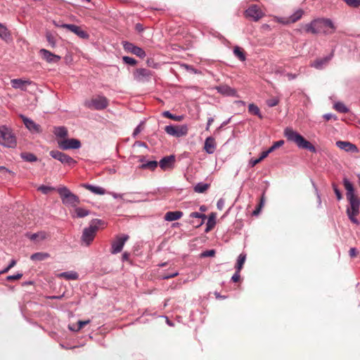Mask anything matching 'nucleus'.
Instances as JSON below:
<instances>
[{
  "mask_svg": "<svg viewBox=\"0 0 360 360\" xmlns=\"http://www.w3.org/2000/svg\"><path fill=\"white\" fill-rule=\"evenodd\" d=\"M20 158L25 162H37L38 158L37 157L32 153H21Z\"/></svg>",
  "mask_w": 360,
  "mask_h": 360,
  "instance_id": "c85d7f7f",
  "label": "nucleus"
},
{
  "mask_svg": "<svg viewBox=\"0 0 360 360\" xmlns=\"http://www.w3.org/2000/svg\"><path fill=\"white\" fill-rule=\"evenodd\" d=\"M350 204V210L355 212H359L360 200L355 195L347 198Z\"/></svg>",
  "mask_w": 360,
  "mask_h": 360,
  "instance_id": "4be33fe9",
  "label": "nucleus"
},
{
  "mask_svg": "<svg viewBox=\"0 0 360 360\" xmlns=\"http://www.w3.org/2000/svg\"><path fill=\"white\" fill-rule=\"evenodd\" d=\"M348 6L352 8H359L360 6V0H342Z\"/></svg>",
  "mask_w": 360,
  "mask_h": 360,
  "instance_id": "49530a36",
  "label": "nucleus"
},
{
  "mask_svg": "<svg viewBox=\"0 0 360 360\" xmlns=\"http://www.w3.org/2000/svg\"><path fill=\"white\" fill-rule=\"evenodd\" d=\"M50 257V255L47 252H35L30 256V259L32 261H43Z\"/></svg>",
  "mask_w": 360,
  "mask_h": 360,
  "instance_id": "cd10ccee",
  "label": "nucleus"
},
{
  "mask_svg": "<svg viewBox=\"0 0 360 360\" xmlns=\"http://www.w3.org/2000/svg\"><path fill=\"white\" fill-rule=\"evenodd\" d=\"M332 187H333L334 193L336 195L337 199L338 200H340L342 198V195L340 190L338 188V186L335 183H333L332 184Z\"/></svg>",
  "mask_w": 360,
  "mask_h": 360,
  "instance_id": "3c124183",
  "label": "nucleus"
},
{
  "mask_svg": "<svg viewBox=\"0 0 360 360\" xmlns=\"http://www.w3.org/2000/svg\"><path fill=\"white\" fill-rule=\"evenodd\" d=\"M49 155L52 158L57 160L64 165L69 166L70 167L75 166L77 163L72 157L58 150H51L49 152Z\"/></svg>",
  "mask_w": 360,
  "mask_h": 360,
  "instance_id": "0eeeda50",
  "label": "nucleus"
},
{
  "mask_svg": "<svg viewBox=\"0 0 360 360\" xmlns=\"http://www.w3.org/2000/svg\"><path fill=\"white\" fill-rule=\"evenodd\" d=\"M336 146L340 149L343 150L346 152L357 153L359 151L358 148L356 145L345 141H338L336 142Z\"/></svg>",
  "mask_w": 360,
  "mask_h": 360,
  "instance_id": "a211bd4d",
  "label": "nucleus"
},
{
  "mask_svg": "<svg viewBox=\"0 0 360 360\" xmlns=\"http://www.w3.org/2000/svg\"><path fill=\"white\" fill-rule=\"evenodd\" d=\"M39 53L43 59H44L46 62L50 63H58L61 58L60 56L56 55L45 49H41L39 51Z\"/></svg>",
  "mask_w": 360,
  "mask_h": 360,
  "instance_id": "dca6fc26",
  "label": "nucleus"
},
{
  "mask_svg": "<svg viewBox=\"0 0 360 360\" xmlns=\"http://www.w3.org/2000/svg\"><path fill=\"white\" fill-rule=\"evenodd\" d=\"M53 188L51 186L42 185L39 187V190L41 191L44 194H47L49 192L52 191Z\"/></svg>",
  "mask_w": 360,
  "mask_h": 360,
  "instance_id": "864d4df0",
  "label": "nucleus"
},
{
  "mask_svg": "<svg viewBox=\"0 0 360 360\" xmlns=\"http://www.w3.org/2000/svg\"><path fill=\"white\" fill-rule=\"evenodd\" d=\"M279 98L278 97H274L266 100V104L269 107L272 108L278 105Z\"/></svg>",
  "mask_w": 360,
  "mask_h": 360,
  "instance_id": "8fccbe9b",
  "label": "nucleus"
},
{
  "mask_svg": "<svg viewBox=\"0 0 360 360\" xmlns=\"http://www.w3.org/2000/svg\"><path fill=\"white\" fill-rule=\"evenodd\" d=\"M68 328H69L70 330L74 331V332H78V331L80 330V329H77V324L69 325L68 326Z\"/></svg>",
  "mask_w": 360,
  "mask_h": 360,
  "instance_id": "69168bd1",
  "label": "nucleus"
},
{
  "mask_svg": "<svg viewBox=\"0 0 360 360\" xmlns=\"http://www.w3.org/2000/svg\"><path fill=\"white\" fill-rule=\"evenodd\" d=\"M216 149L215 140L212 136L207 137L205 141L204 150L207 154H213Z\"/></svg>",
  "mask_w": 360,
  "mask_h": 360,
  "instance_id": "412c9836",
  "label": "nucleus"
},
{
  "mask_svg": "<svg viewBox=\"0 0 360 360\" xmlns=\"http://www.w3.org/2000/svg\"><path fill=\"white\" fill-rule=\"evenodd\" d=\"M240 278V274L239 272H238V270L236 269V272L232 276L231 281L233 282H238Z\"/></svg>",
  "mask_w": 360,
  "mask_h": 360,
  "instance_id": "e2e57ef3",
  "label": "nucleus"
},
{
  "mask_svg": "<svg viewBox=\"0 0 360 360\" xmlns=\"http://www.w3.org/2000/svg\"><path fill=\"white\" fill-rule=\"evenodd\" d=\"M210 185L204 182L198 183L193 188L195 193H202L209 188Z\"/></svg>",
  "mask_w": 360,
  "mask_h": 360,
  "instance_id": "f704fd0d",
  "label": "nucleus"
},
{
  "mask_svg": "<svg viewBox=\"0 0 360 360\" xmlns=\"http://www.w3.org/2000/svg\"><path fill=\"white\" fill-rule=\"evenodd\" d=\"M248 112L252 115H257L260 119L263 118V115H262L259 108L254 103L249 104Z\"/></svg>",
  "mask_w": 360,
  "mask_h": 360,
  "instance_id": "473e14b6",
  "label": "nucleus"
},
{
  "mask_svg": "<svg viewBox=\"0 0 360 360\" xmlns=\"http://www.w3.org/2000/svg\"><path fill=\"white\" fill-rule=\"evenodd\" d=\"M183 216L181 211L167 212L165 215V219L168 221H172L180 219Z\"/></svg>",
  "mask_w": 360,
  "mask_h": 360,
  "instance_id": "bb28decb",
  "label": "nucleus"
},
{
  "mask_svg": "<svg viewBox=\"0 0 360 360\" xmlns=\"http://www.w3.org/2000/svg\"><path fill=\"white\" fill-rule=\"evenodd\" d=\"M179 275V272L177 271H172V272H169V273H163L161 276H162V278L165 280V279H169V278H174L176 276Z\"/></svg>",
  "mask_w": 360,
  "mask_h": 360,
  "instance_id": "09e8293b",
  "label": "nucleus"
},
{
  "mask_svg": "<svg viewBox=\"0 0 360 360\" xmlns=\"http://www.w3.org/2000/svg\"><path fill=\"white\" fill-rule=\"evenodd\" d=\"M215 255V250H209L204 251L201 253V257H212Z\"/></svg>",
  "mask_w": 360,
  "mask_h": 360,
  "instance_id": "5fc2aeb1",
  "label": "nucleus"
},
{
  "mask_svg": "<svg viewBox=\"0 0 360 360\" xmlns=\"http://www.w3.org/2000/svg\"><path fill=\"white\" fill-rule=\"evenodd\" d=\"M46 237V233L44 231H40L31 234L30 236V239L32 240H35L37 238H40L41 240H44Z\"/></svg>",
  "mask_w": 360,
  "mask_h": 360,
  "instance_id": "a18cd8bd",
  "label": "nucleus"
},
{
  "mask_svg": "<svg viewBox=\"0 0 360 360\" xmlns=\"http://www.w3.org/2000/svg\"><path fill=\"white\" fill-rule=\"evenodd\" d=\"M190 218H198L201 219V221L198 222L195 226L199 227L204 223V220L206 219V215L205 214H202L200 212H191L189 215ZM191 223L195 226L194 221H191Z\"/></svg>",
  "mask_w": 360,
  "mask_h": 360,
  "instance_id": "7c9ffc66",
  "label": "nucleus"
},
{
  "mask_svg": "<svg viewBox=\"0 0 360 360\" xmlns=\"http://www.w3.org/2000/svg\"><path fill=\"white\" fill-rule=\"evenodd\" d=\"M46 38L47 41L49 42V44L51 45V46L52 48L56 47V39L51 32H48L46 33Z\"/></svg>",
  "mask_w": 360,
  "mask_h": 360,
  "instance_id": "c03bdc74",
  "label": "nucleus"
},
{
  "mask_svg": "<svg viewBox=\"0 0 360 360\" xmlns=\"http://www.w3.org/2000/svg\"><path fill=\"white\" fill-rule=\"evenodd\" d=\"M58 277L64 278L68 281H75L79 278V274L75 271H68L58 274Z\"/></svg>",
  "mask_w": 360,
  "mask_h": 360,
  "instance_id": "b1692460",
  "label": "nucleus"
},
{
  "mask_svg": "<svg viewBox=\"0 0 360 360\" xmlns=\"http://www.w3.org/2000/svg\"><path fill=\"white\" fill-rule=\"evenodd\" d=\"M323 117L325 120L328 121L331 119H333L334 120H337L338 117L332 113H326L323 115Z\"/></svg>",
  "mask_w": 360,
  "mask_h": 360,
  "instance_id": "4d7b16f0",
  "label": "nucleus"
},
{
  "mask_svg": "<svg viewBox=\"0 0 360 360\" xmlns=\"http://www.w3.org/2000/svg\"><path fill=\"white\" fill-rule=\"evenodd\" d=\"M53 133L57 138L61 139H64L68 135L67 128L63 126L55 127L53 128Z\"/></svg>",
  "mask_w": 360,
  "mask_h": 360,
  "instance_id": "a878e982",
  "label": "nucleus"
},
{
  "mask_svg": "<svg viewBox=\"0 0 360 360\" xmlns=\"http://www.w3.org/2000/svg\"><path fill=\"white\" fill-rule=\"evenodd\" d=\"M22 273H17L16 274L10 275L6 277V281H13V280H18L22 278Z\"/></svg>",
  "mask_w": 360,
  "mask_h": 360,
  "instance_id": "603ef678",
  "label": "nucleus"
},
{
  "mask_svg": "<svg viewBox=\"0 0 360 360\" xmlns=\"http://www.w3.org/2000/svg\"><path fill=\"white\" fill-rule=\"evenodd\" d=\"M11 86L13 89H22L24 87H26L27 85L36 86V84L34 83H33L32 81L22 79H11Z\"/></svg>",
  "mask_w": 360,
  "mask_h": 360,
  "instance_id": "aec40b11",
  "label": "nucleus"
},
{
  "mask_svg": "<svg viewBox=\"0 0 360 360\" xmlns=\"http://www.w3.org/2000/svg\"><path fill=\"white\" fill-rule=\"evenodd\" d=\"M224 203H225V202H224V200L223 198L219 199L217 202V209L219 210H221L224 208Z\"/></svg>",
  "mask_w": 360,
  "mask_h": 360,
  "instance_id": "052dcab7",
  "label": "nucleus"
},
{
  "mask_svg": "<svg viewBox=\"0 0 360 360\" xmlns=\"http://www.w3.org/2000/svg\"><path fill=\"white\" fill-rule=\"evenodd\" d=\"M25 127L32 133L40 134L42 132L41 127L39 124L34 122L32 120L24 116H20Z\"/></svg>",
  "mask_w": 360,
  "mask_h": 360,
  "instance_id": "2eb2a0df",
  "label": "nucleus"
},
{
  "mask_svg": "<svg viewBox=\"0 0 360 360\" xmlns=\"http://www.w3.org/2000/svg\"><path fill=\"white\" fill-rule=\"evenodd\" d=\"M153 72L146 68H139L134 72V77L139 82H147L151 79Z\"/></svg>",
  "mask_w": 360,
  "mask_h": 360,
  "instance_id": "ddd939ff",
  "label": "nucleus"
},
{
  "mask_svg": "<svg viewBox=\"0 0 360 360\" xmlns=\"http://www.w3.org/2000/svg\"><path fill=\"white\" fill-rule=\"evenodd\" d=\"M82 186V187L88 189L89 191H90L91 193H93L94 194L104 195L105 193V190L101 186H94V185L89 184H84Z\"/></svg>",
  "mask_w": 360,
  "mask_h": 360,
  "instance_id": "5701e85b",
  "label": "nucleus"
},
{
  "mask_svg": "<svg viewBox=\"0 0 360 360\" xmlns=\"http://www.w3.org/2000/svg\"><path fill=\"white\" fill-rule=\"evenodd\" d=\"M342 183L344 187L347 191L346 195L347 198L354 195V188L352 183L346 177L343 178Z\"/></svg>",
  "mask_w": 360,
  "mask_h": 360,
  "instance_id": "393cba45",
  "label": "nucleus"
},
{
  "mask_svg": "<svg viewBox=\"0 0 360 360\" xmlns=\"http://www.w3.org/2000/svg\"><path fill=\"white\" fill-rule=\"evenodd\" d=\"M57 192L60 197L63 204L65 206L75 207L80 203L79 198L72 193L66 186L58 188Z\"/></svg>",
  "mask_w": 360,
  "mask_h": 360,
  "instance_id": "20e7f679",
  "label": "nucleus"
},
{
  "mask_svg": "<svg viewBox=\"0 0 360 360\" xmlns=\"http://www.w3.org/2000/svg\"><path fill=\"white\" fill-rule=\"evenodd\" d=\"M162 116L165 117L173 120L174 121H178V122L181 121L184 119V116L183 115H175L171 113L168 110L164 111L162 112Z\"/></svg>",
  "mask_w": 360,
  "mask_h": 360,
  "instance_id": "58836bf2",
  "label": "nucleus"
},
{
  "mask_svg": "<svg viewBox=\"0 0 360 360\" xmlns=\"http://www.w3.org/2000/svg\"><path fill=\"white\" fill-rule=\"evenodd\" d=\"M141 132V126L138 125L134 130L132 136L136 137Z\"/></svg>",
  "mask_w": 360,
  "mask_h": 360,
  "instance_id": "774afa93",
  "label": "nucleus"
},
{
  "mask_svg": "<svg viewBox=\"0 0 360 360\" xmlns=\"http://www.w3.org/2000/svg\"><path fill=\"white\" fill-rule=\"evenodd\" d=\"M58 145L59 148L63 150L79 149L82 146L80 141L73 138L58 141Z\"/></svg>",
  "mask_w": 360,
  "mask_h": 360,
  "instance_id": "9d476101",
  "label": "nucleus"
},
{
  "mask_svg": "<svg viewBox=\"0 0 360 360\" xmlns=\"http://www.w3.org/2000/svg\"><path fill=\"white\" fill-rule=\"evenodd\" d=\"M188 126L186 124H183L181 126H174V125H167L165 128V132L174 137H181L186 136L188 134Z\"/></svg>",
  "mask_w": 360,
  "mask_h": 360,
  "instance_id": "6e6552de",
  "label": "nucleus"
},
{
  "mask_svg": "<svg viewBox=\"0 0 360 360\" xmlns=\"http://www.w3.org/2000/svg\"><path fill=\"white\" fill-rule=\"evenodd\" d=\"M359 212H355L354 211H351L350 209L348 207L347 209V214L348 216V218L352 220V219L356 218V216L359 214Z\"/></svg>",
  "mask_w": 360,
  "mask_h": 360,
  "instance_id": "13d9d810",
  "label": "nucleus"
},
{
  "mask_svg": "<svg viewBox=\"0 0 360 360\" xmlns=\"http://www.w3.org/2000/svg\"><path fill=\"white\" fill-rule=\"evenodd\" d=\"M269 155L265 152V151H263L259 158H258L257 159H252L250 160L249 162V165L252 167H255L257 164H258L259 162H260L262 160H264V158H266Z\"/></svg>",
  "mask_w": 360,
  "mask_h": 360,
  "instance_id": "a19ab883",
  "label": "nucleus"
},
{
  "mask_svg": "<svg viewBox=\"0 0 360 360\" xmlns=\"http://www.w3.org/2000/svg\"><path fill=\"white\" fill-rule=\"evenodd\" d=\"M245 259L246 255L242 253L238 256L237 259V264L236 266V269L238 270V272H239L241 270Z\"/></svg>",
  "mask_w": 360,
  "mask_h": 360,
  "instance_id": "79ce46f5",
  "label": "nucleus"
},
{
  "mask_svg": "<svg viewBox=\"0 0 360 360\" xmlns=\"http://www.w3.org/2000/svg\"><path fill=\"white\" fill-rule=\"evenodd\" d=\"M333 56L334 50H333L328 56L323 58L316 59L311 64V66L315 68L316 69H322L324 65L328 63V62L332 59Z\"/></svg>",
  "mask_w": 360,
  "mask_h": 360,
  "instance_id": "6ab92c4d",
  "label": "nucleus"
},
{
  "mask_svg": "<svg viewBox=\"0 0 360 360\" xmlns=\"http://www.w3.org/2000/svg\"><path fill=\"white\" fill-rule=\"evenodd\" d=\"M135 30L137 32L141 33L144 30V27L142 24L136 23L135 25Z\"/></svg>",
  "mask_w": 360,
  "mask_h": 360,
  "instance_id": "680f3d73",
  "label": "nucleus"
},
{
  "mask_svg": "<svg viewBox=\"0 0 360 360\" xmlns=\"http://www.w3.org/2000/svg\"><path fill=\"white\" fill-rule=\"evenodd\" d=\"M357 254V250L355 248H351L349 251V255L351 257H354Z\"/></svg>",
  "mask_w": 360,
  "mask_h": 360,
  "instance_id": "0e129e2a",
  "label": "nucleus"
},
{
  "mask_svg": "<svg viewBox=\"0 0 360 360\" xmlns=\"http://www.w3.org/2000/svg\"><path fill=\"white\" fill-rule=\"evenodd\" d=\"M175 156L170 155L163 157L159 162L160 167L162 169L166 170L167 169H172L174 166Z\"/></svg>",
  "mask_w": 360,
  "mask_h": 360,
  "instance_id": "f3484780",
  "label": "nucleus"
},
{
  "mask_svg": "<svg viewBox=\"0 0 360 360\" xmlns=\"http://www.w3.org/2000/svg\"><path fill=\"white\" fill-rule=\"evenodd\" d=\"M122 60L124 63L131 66H135L137 64V60L129 56H123Z\"/></svg>",
  "mask_w": 360,
  "mask_h": 360,
  "instance_id": "de8ad7c7",
  "label": "nucleus"
},
{
  "mask_svg": "<svg viewBox=\"0 0 360 360\" xmlns=\"http://www.w3.org/2000/svg\"><path fill=\"white\" fill-rule=\"evenodd\" d=\"M128 239L129 236L127 234L117 236L115 240L111 243L110 252L114 255L120 252L123 249L124 243Z\"/></svg>",
  "mask_w": 360,
  "mask_h": 360,
  "instance_id": "1a4fd4ad",
  "label": "nucleus"
},
{
  "mask_svg": "<svg viewBox=\"0 0 360 360\" xmlns=\"http://www.w3.org/2000/svg\"><path fill=\"white\" fill-rule=\"evenodd\" d=\"M122 45L124 51L134 54L141 58H144L146 56L145 51L142 48L134 45L131 42L124 41H122Z\"/></svg>",
  "mask_w": 360,
  "mask_h": 360,
  "instance_id": "f8f14e48",
  "label": "nucleus"
},
{
  "mask_svg": "<svg viewBox=\"0 0 360 360\" xmlns=\"http://www.w3.org/2000/svg\"><path fill=\"white\" fill-rule=\"evenodd\" d=\"M158 165V162L156 160H150L146 161L145 163H143L140 168L142 169H148L150 170H154Z\"/></svg>",
  "mask_w": 360,
  "mask_h": 360,
  "instance_id": "72a5a7b5",
  "label": "nucleus"
},
{
  "mask_svg": "<svg viewBox=\"0 0 360 360\" xmlns=\"http://www.w3.org/2000/svg\"><path fill=\"white\" fill-rule=\"evenodd\" d=\"M233 53L240 61H245L246 60L245 53L242 48L236 46L233 48Z\"/></svg>",
  "mask_w": 360,
  "mask_h": 360,
  "instance_id": "c756f323",
  "label": "nucleus"
},
{
  "mask_svg": "<svg viewBox=\"0 0 360 360\" xmlns=\"http://www.w3.org/2000/svg\"><path fill=\"white\" fill-rule=\"evenodd\" d=\"M103 224L104 222L101 219H92L89 223V226L84 228L83 230L81 237L82 244H84L86 246L90 245L95 238L96 233L98 230L99 226Z\"/></svg>",
  "mask_w": 360,
  "mask_h": 360,
  "instance_id": "7ed1b4c3",
  "label": "nucleus"
},
{
  "mask_svg": "<svg viewBox=\"0 0 360 360\" xmlns=\"http://www.w3.org/2000/svg\"><path fill=\"white\" fill-rule=\"evenodd\" d=\"M304 11L302 9L296 11L293 14H292L290 16L288 22L292 23L297 22L302 17Z\"/></svg>",
  "mask_w": 360,
  "mask_h": 360,
  "instance_id": "c9c22d12",
  "label": "nucleus"
},
{
  "mask_svg": "<svg viewBox=\"0 0 360 360\" xmlns=\"http://www.w3.org/2000/svg\"><path fill=\"white\" fill-rule=\"evenodd\" d=\"M307 33L317 34L322 33L325 35L332 34L336 30V27L330 18H319L314 19L309 23L304 25Z\"/></svg>",
  "mask_w": 360,
  "mask_h": 360,
  "instance_id": "f257e3e1",
  "label": "nucleus"
},
{
  "mask_svg": "<svg viewBox=\"0 0 360 360\" xmlns=\"http://www.w3.org/2000/svg\"><path fill=\"white\" fill-rule=\"evenodd\" d=\"M75 215L74 217L77 218H83L90 214L89 210L77 206L75 207Z\"/></svg>",
  "mask_w": 360,
  "mask_h": 360,
  "instance_id": "2f4dec72",
  "label": "nucleus"
},
{
  "mask_svg": "<svg viewBox=\"0 0 360 360\" xmlns=\"http://www.w3.org/2000/svg\"><path fill=\"white\" fill-rule=\"evenodd\" d=\"M84 105L90 110H101L108 107V101L105 96H98L95 98L85 100Z\"/></svg>",
  "mask_w": 360,
  "mask_h": 360,
  "instance_id": "423d86ee",
  "label": "nucleus"
},
{
  "mask_svg": "<svg viewBox=\"0 0 360 360\" xmlns=\"http://www.w3.org/2000/svg\"><path fill=\"white\" fill-rule=\"evenodd\" d=\"M11 37L10 32L7 27L3 24L0 23V37L6 41Z\"/></svg>",
  "mask_w": 360,
  "mask_h": 360,
  "instance_id": "4c0bfd02",
  "label": "nucleus"
},
{
  "mask_svg": "<svg viewBox=\"0 0 360 360\" xmlns=\"http://www.w3.org/2000/svg\"><path fill=\"white\" fill-rule=\"evenodd\" d=\"M284 144L283 140H279L273 143V145L265 152L269 155V153H272L274 150H275L276 148H278L281 147Z\"/></svg>",
  "mask_w": 360,
  "mask_h": 360,
  "instance_id": "37998d69",
  "label": "nucleus"
},
{
  "mask_svg": "<svg viewBox=\"0 0 360 360\" xmlns=\"http://www.w3.org/2000/svg\"><path fill=\"white\" fill-rule=\"evenodd\" d=\"M184 66H185L186 69L191 73L195 74L198 72L197 70H195L193 67H192L191 65H185Z\"/></svg>",
  "mask_w": 360,
  "mask_h": 360,
  "instance_id": "338daca9",
  "label": "nucleus"
},
{
  "mask_svg": "<svg viewBox=\"0 0 360 360\" xmlns=\"http://www.w3.org/2000/svg\"><path fill=\"white\" fill-rule=\"evenodd\" d=\"M0 145L7 148L16 146V138L12 130L6 126L0 127Z\"/></svg>",
  "mask_w": 360,
  "mask_h": 360,
  "instance_id": "39448f33",
  "label": "nucleus"
},
{
  "mask_svg": "<svg viewBox=\"0 0 360 360\" xmlns=\"http://www.w3.org/2000/svg\"><path fill=\"white\" fill-rule=\"evenodd\" d=\"M89 323H90V320L86 321H78L77 322V329H80L84 327V326L87 325Z\"/></svg>",
  "mask_w": 360,
  "mask_h": 360,
  "instance_id": "bf43d9fd",
  "label": "nucleus"
},
{
  "mask_svg": "<svg viewBox=\"0 0 360 360\" xmlns=\"http://www.w3.org/2000/svg\"><path fill=\"white\" fill-rule=\"evenodd\" d=\"M216 224V217L214 213H211L209 216L207 222V227L205 229L206 232H208L210 230H211Z\"/></svg>",
  "mask_w": 360,
  "mask_h": 360,
  "instance_id": "e433bc0d",
  "label": "nucleus"
},
{
  "mask_svg": "<svg viewBox=\"0 0 360 360\" xmlns=\"http://www.w3.org/2000/svg\"><path fill=\"white\" fill-rule=\"evenodd\" d=\"M333 108L335 110L340 113H346L349 111V109L342 102H336L334 103Z\"/></svg>",
  "mask_w": 360,
  "mask_h": 360,
  "instance_id": "ea45409f",
  "label": "nucleus"
},
{
  "mask_svg": "<svg viewBox=\"0 0 360 360\" xmlns=\"http://www.w3.org/2000/svg\"><path fill=\"white\" fill-rule=\"evenodd\" d=\"M56 26L68 29L69 31L75 33L79 37L83 39H86L89 37V34L83 30L79 26L73 24H62L58 25L55 23Z\"/></svg>",
  "mask_w": 360,
  "mask_h": 360,
  "instance_id": "4468645a",
  "label": "nucleus"
},
{
  "mask_svg": "<svg viewBox=\"0 0 360 360\" xmlns=\"http://www.w3.org/2000/svg\"><path fill=\"white\" fill-rule=\"evenodd\" d=\"M287 141L295 143L300 149H306L309 151L316 153V149L309 141L302 135L290 127H286L283 131Z\"/></svg>",
  "mask_w": 360,
  "mask_h": 360,
  "instance_id": "f03ea898",
  "label": "nucleus"
},
{
  "mask_svg": "<svg viewBox=\"0 0 360 360\" xmlns=\"http://www.w3.org/2000/svg\"><path fill=\"white\" fill-rule=\"evenodd\" d=\"M15 264H16V261L15 259H11L9 264L4 270H2L0 272V274H4V273L7 272L9 269L13 268L15 265Z\"/></svg>",
  "mask_w": 360,
  "mask_h": 360,
  "instance_id": "6e6d98bb",
  "label": "nucleus"
},
{
  "mask_svg": "<svg viewBox=\"0 0 360 360\" xmlns=\"http://www.w3.org/2000/svg\"><path fill=\"white\" fill-rule=\"evenodd\" d=\"M244 15L246 18L258 21L264 16V13L257 5H251L245 11Z\"/></svg>",
  "mask_w": 360,
  "mask_h": 360,
  "instance_id": "9b49d317",
  "label": "nucleus"
}]
</instances>
